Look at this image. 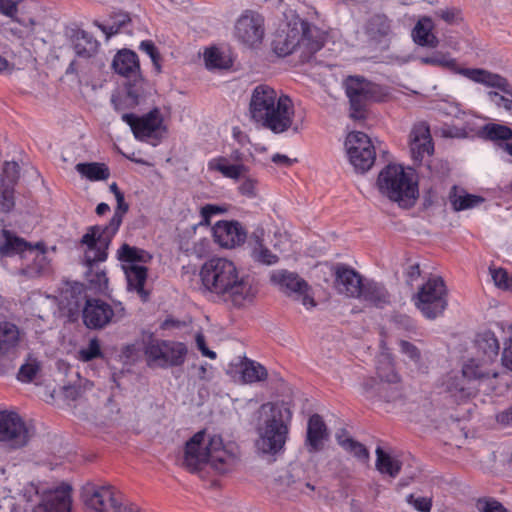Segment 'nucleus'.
I'll return each mask as SVG.
<instances>
[{"label":"nucleus","mask_w":512,"mask_h":512,"mask_svg":"<svg viewBox=\"0 0 512 512\" xmlns=\"http://www.w3.org/2000/svg\"><path fill=\"white\" fill-rule=\"evenodd\" d=\"M475 347L481 358L469 359L463 365L461 373H449L444 382L446 391L457 402L464 401L476 393L474 381L498 376V372L492 367L500 350L494 332L486 330L478 333Z\"/></svg>","instance_id":"nucleus-1"},{"label":"nucleus","mask_w":512,"mask_h":512,"mask_svg":"<svg viewBox=\"0 0 512 512\" xmlns=\"http://www.w3.org/2000/svg\"><path fill=\"white\" fill-rule=\"evenodd\" d=\"M203 288L235 307L251 303L255 291L245 276H241L235 263L229 259L213 257L200 270Z\"/></svg>","instance_id":"nucleus-2"},{"label":"nucleus","mask_w":512,"mask_h":512,"mask_svg":"<svg viewBox=\"0 0 512 512\" xmlns=\"http://www.w3.org/2000/svg\"><path fill=\"white\" fill-rule=\"evenodd\" d=\"M239 460V448L234 442H224L220 435L206 439L204 430L195 433L185 444L184 466L191 473H200L206 465L219 474L233 470Z\"/></svg>","instance_id":"nucleus-3"},{"label":"nucleus","mask_w":512,"mask_h":512,"mask_svg":"<svg viewBox=\"0 0 512 512\" xmlns=\"http://www.w3.org/2000/svg\"><path fill=\"white\" fill-rule=\"evenodd\" d=\"M292 411L289 403L270 402L261 406V416L255 442L259 452L275 456L284 451L289 435Z\"/></svg>","instance_id":"nucleus-4"},{"label":"nucleus","mask_w":512,"mask_h":512,"mask_svg":"<svg viewBox=\"0 0 512 512\" xmlns=\"http://www.w3.org/2000/svg\"><path fill=\"white\" fill-rule=\"evenodd\" d=\"M116 201L117 207L109 223L106 225L89 226L80 239L82 246H88L86 256L90 261L108 258L109 246L122 224L124 215L129 209L123 193H118Z\"/></svg>","instance_id":"nucleus-5"},{"label":"nucleus","mask_w":512,"mask_h":512,"mask_svg":"<svg viewBox=\"0 0 512 512\" xmlns=\"http://www.w3.org/2000/svg\"><path fill=\"white\" fill-rule=\"evenodd\" d=\"M419 61L423 65L438 67L453 74L461 75L487 88L500 89L504 92L512 93L508 80L502 75L483 68H462L458 65L456 58L452 57L449 52L437 50L430 55L420 57Z\"/></svg>","instance_id":"nucleus-6"},{"label":"nucleus","mask_w":512,"mask_h":512,"mask_svg":"<svg viewBox=\"0 0 512 512\" xmlns=\"http://www.w3.org/2000/svg\"><path fill=\"white\" fill-rule=\"evenodd\" d=\"M377 184L380 192L401 206L412 204L418 196V184L412 169L389 164L381 170Z\"/></svg>","instance_id":"nucleus-7"},{"label":"nucleus","mask_w":512,"mask_h":512,"mask_svg":"<svg viewBox=\"0 0 512 512\" xmlns=\"http://www.w3.org/2000/svg\"><path fill=\"white\" fill-rule=\"evenodd\" d=\"M84 506L91 512H140L136 504H123L122 494L107 482H86L80 490Z\"/></svg>","instance_id":"nucleus-8"},{"label":"nucleus","mask_w":512,"mask_h":512,"mask_svg":"<svg viewBox=\"0 0 512 512\" xmlns=\"http://www.w3.org/2000/svg\"><path fill=\"white\" fill-rule=\"evenodd\" d=\"M301 45L310 53H315L322 47L321 42L312 40L311 25L299 18L288 23L286 29L277 34L272 42L274 52L281 57L293 53Z\"/></svg>","instance_id":"nucleus-9"},{"label":"nucleus","mask_w":512,"mask_h":512,"mask_svg":"<svg viewBox=\"0 0 512 512\" xmlns=\"http://www.w3.org/2000/svg\"><path fill=\"white\" fill-rule=\"evenodd\" d=\"M417 309L427 319H436L448 306V290L442 277L430 276L413 296Z\"/></svg>","instance_id":"nucleus-10"},{"label":"nucleus","mask_w":512,"mask_h":512,"mask_svg":"<svg viewBox=\"0 0 512 512\" xmlns=\"http://www.w3.org/2000/svg\"><path fill=\"white\" fill-rule=\"evenodd\" d=\"M121 119L130 127L135 139L150 143L153 146L158 145L167 132L159 108H153L142 116L134 113H124Z\"/></svg>","instance_id":"nucleus-11"},{"label":"nucleus","mask_w":512,"mask_h":512,"mask_svg":"<svg viewBox=\"0 0 512 512\" xmlns=\"http://www.w3.org/2000/svg\"><path fill=\"white\" fill-rule=\"evenodd\" d=\"M187 347L182 342L150 338L144 346V355L149 366L168 368L185 362Z\"/></svg>","instance_id":"nucleus-12"},{"label":"nucleus","mask_w":512,"mask_h":512,"mask_svg":"<svg viewBox=\"0 0 512 512\" xmlns=\"http://www.w3.org/2000/svg\"><path fill=\"white\" fill-rule=\"evenodd\" d=\"M346 94L350 101V116L353 119L365 118L366 102L381 101L384 93L378 84L360 77H349L346 81Z\"/></svg>","instance_id":"nucleus-13"},{"label":"nucleus","mask_w":512,"mask_h":512,"mask_svg":"<svg viewBox=\"0 0 512 512\" xmlns=\"http://www.w3.org/2000/svg\"><path fill=\"white\" fill-rule=\"evenodd\" d=\"M124 316L125 307L121 302L110 304L101 299H87L82 311L83 322L89 329H102Z\"/></svg>","instance_id":"nucleus-14"},{"label":"nucleus","mask_w":512,"mask_h":512,"mask_svg":"<svg viewBox=\"0 0 512 512\" xmlns=\"http://www.w3.org/2000/svg\"><path fill=\"white\" fill-rule=\"evenodd\" d=\"M345 148L349 162L356 171L364 173L374 164L375 147L371 139L363 132L354 131L347 135Z\"/></svg>","instance_id":"nucleus-15"},{"label":"nucleus","mask_w":512,"mask_h":512,"mask_svg":"<svg viewBox=\"0 0 512 512\" xmlns=\"http://www.w3.org/2000/svg\"><path fill=\"white\" fill-rule=\"evenodd\" d=\"M29 439V428L18 413L0 411V442L11 448H21Z\"/></svg>","instance_id":"nucleus-16"},{"label":"nucleus","mask_w":512,"mask_h":512,"mask_svg":"<svg viewBox=\"0 0 512 512\" xmlns=\"http://www.w3.org/2000/svg\"><path fill=\"white\" fill-rule=\"evenodd\" d=\"M294 114L295 108L292 99L288 95L280 93L278 102L257 125L274 134H282L291 128Z\"/></svg>","instance_id":"nucleus-17"},{"label":"nucleus","mask_w":512,"mask_h":512,"mask_svg":"<svg viewBox=\"0 0 512 512\" xmlns=\"http://www.w3.org/2000/svg\"><path fill=\"white\" fill-rule=\"evenodd\" d=\"M264 33V18L256 11H244L235 23V37L248 47L260 45L264 38Z\"/></svg>","instance_id":"nucleus-18"},{"label":"nucleus","mask_w":512,"mask_h":512,"mask_svg":"<svg viewBox=\"0 0 512 512\" xmlns=\"http://www.w3.org/2000/svg\"><path fill=\"white\" fill-rule=\"evenodd\" d=\"M149 85L145 82L141 73L130 76L125 83V92L123 95H113L111 102L116 111L132 109L145 102L148 95Z\"/></svg>","instance_id":"nucleus-19"},{"label":"nucleus","mask_w":512,"mask_h":512,"mask_svg":"<svg viewBox=\"0 0 512 512\" xmlns=\"http://www.w3.org/2000/svg\"><path fill=\"white\" fill-rule=\"evenodd\" d=\"M280 93L267 84L257 85L251 94L249 113L251 119L258 124L271 108L278 102Z\"/></svg>","instance_id":"nucleus-20"},{"label":"nucleus","mask_w":512,"mask_h":512,"mask_svg":"<svg viewBox=\"0 0 512 512\" xmlns=\"http://www.w3.org/2000/svg\"><path fill=\"white\" fill-rule=\"evenodd\" d=\"M71 492L72 488L68 484H62L47 491L41 502L34 507L33 512H71Z\"/></svg>","instance_id":"nucleus-21"},{"label":"nucleus","mask_w":512,"mask_h":512,"mask_svg":"<svg viewBox=\"0 0 512 512\" xmlns=\"http://www.w3.org/2000/svg\"><path fill=\"white\" fill-rule=\"evenodd\" d=\"M215 242L227 249L242 245L247 237V232L237 221H218L213 227Z\"/></svg>","instance_id":"nucleus-22"},{"label":"nucleus","mask_w":512,"mask_h":512,"mask_svg":"<svg viewBox=\"0 0 512 512\" xmlns=\"http://www.w3.org/2000/svg\"><path fill=\"white\" fill-rule=\"evenodd\" d=\"M22 261L18 274L25 278L40 277L50 270V262L46 256L44 245L40 243L35 247L31 246Z\"/></svg>","instance_id":"nucleus-23"},{"label":"nucleus","mask_w":512,"mask_h":512,"mask_svg":"<svg viewBox=\"0 0 512 512\" xmlns=\"http://www.w3.org/2000/svg\"><path fill=\"white\" fill-rule=\"evenodd\" d=\"M410 151L414 162L420 163L434 152L429 126L420 122L413 126L410 133Z\"/></svg>","instance_id":"nucleus-24"},{"label":"nucleus","mask_w":512,"mask_h":512,"mask_svg":"<svg viewBox=\"0 0 512 512\" xmlns=\"http://www.w3.org/2000/svg\"><path fill=\"white\" fill-rule=\"evenodd\" d=\"M334 275L335 287L339 293L349 297H357L361 293L363 282L355 270L345 265H337Z\"/></svg>","instance_id":"nucleus-25"},{"label":"nucleus","mask_w":512,"mask_h":512,"mask_svg":"<svg viewBox=\"0 0 512 512\" xmlns=\"http://www.w3.org/2000/svg\"><path fill=\"white\" fill-rule=\"evenodd\" d=\"M435 23L429 16H420L411 30V39L419 47L436 48L439 39L434 32Z\"/></svg>","instance_id":"nucleus-26"},{"label":"nucleus","mask_w":512,"mask_h":512,"mask_svg":"<svg viewBox=\"0 0 512 512\" xmlns=\"http://www.w3.org/2000/svg\"><path fill=\"white\" fill-rule=\"evenodd\" d=\"M20 342L18 327L8 321L0 323V359L7 357L12 361L17 357V347Z\"/></svg>","instance_id":"nucleus-27"},{"label":"nucleus","mask_w":512,"mask_h":512,"mask_svg":"<svg viewBox=\"0 0 512 512\" xmlns=\"http://www.w3.org/2000/svg\"><path fill=\"white\" fill-rule=\"evenodd\" d=\"M271 282L287 294H302L309 290L305 280L296 273L287 270H277L270 276Z\"/></svg>","instance_id":"nucleus-28"},{"label":"nucleus","mask_w":512,"mask_h":512,"mask_svg":"<svg viewBox=\"0 0 512 512\" xmlns=\"http://www.w3.org/2000/svg\"><path fill=\"white\" fill-rule=\"evenodd\" d=\"M126 266L122 270L125 274L127 290L137 293L141 300L146 302L149 299V292L144 288L148 277L147 268L144 265Z\"/></svg>","instance_id":"nucleus-29"},{"label":"nucleus","mask_w":512,"mask_h":512,"mask_svg":"<svg viewBox=\"0 0 512 512\" xmlns=\"http://www.w3.org/2000/svg\"><path fill=\"white\" fill-rule=\"evenodd\" d=\"M31 246L30 243L18 237L10 230H2L0 238V255L2 257L19 255L21 260H23Z\"/></svg>","instance_id":"nucleus-30"},{"label":"nucleus","mask_w":512,"mask_h":512,"mask_svg":"<svg viewBox=\"0 0 512 512\" xmlns=\"http://www.w3.org/2000/svg\"><path fill=\"white\" fill-rule=\"evenodd\" d=\"M112 66L115 72L126 79L140 72V64L137 54L131 50L119 51L113 59Z\"/></svg>","instance_id":"nucleus-31"},{"label":"nucleus","mask_w":512,"mask_h":512,"mask_svg":"<svg viewBox=\"0 0 512 512\" xmlns=\"http://www.w3.org/2000/svg\"><path fill=\"white\" fill-rule=\"evenodd\" d=\"M209 171L220 173L223 177L239 180L246 172L247 167L242 163H231L227 157L218 156L210 159L207 163Z\"/></svg>","instance_id":"nucleus-32"},{"label":"nucleus","mask_w":512,"mask_h":512,"mask_svg":"<svg viewBox=\"0 0 512 512\" xmlns=\"http://www.w3.org/2000/svg\"><path fill=\"white\" fill-rule=\"evenodd\" d=\"M84 252H83V263L87 268L86 271V279L90 283V285L97 291L103 292L108 287V277L106 275L105 270L100 269L98 267L99 263H103L107 260L105 258L104 260H88L87 259V251L88 246H84Z\"/></svg>","instance_id":"nucleus-33"},{"label":"nucleus","mask_w":512,"mask_h":512,"mask_svg":"<svg viewBox=\"0 0 512 512\" xmlns=\"http://www.w3.org/2000/svg\"><path fill=\"white\" fill-rule=\"evenodd\" d=\"M454 211H464L481 205L485 199L482 196L470 194L465 189L454 185L448 196Z\"/></svg>","instance_id":"nucleus-34"},{"label":"nucleus","mask_w":512,"mask_h":512,"mask_svg":"<svg viewBox=\"0 0 512 512\" xmlns=\"http://www.w3.org/2000/svg\"><path fill=\"white\" fill-rule=\"evenodd\" d=\"M327 437V428L318 414H313L308 420L306 445L309 451H318L322 447L323 440Z\"/></svg>","instance_id":"nucleus-35"},{"label":"nucleus","mask_w":512,"mask_h":512,"mask_svg":"<svg viewBox=\"0 0 512 512\" xmlns=\"http://www.w3.org/2000/svg\"><path fill=\"white\" fill-rule=\"evenodd\" d=\"M116 258L121 263V267H127L126 265H143L149 263L152 260V255L141 248L130 246L127 243L122 244L117 252Z\"/></svg>","instance_id":"nucleus-36"},{"label":"nucleus","mask_w":512,"mask_h":512,"mask_svg":"<svg viewBox=\"0 0 512 512\" xmlns=\"http://www.w3.org/2000/svg\"><path fill=\"white\" fill-rule=\"evenodd\" d=\"M241 379L246 384L262 382L267 379V369L257 361L244 358L240 363Z\"/></svg>","instance_id":"nucleus-37"},{"label":"nucleus","mask_w":512,"mask_h":512,"mask_svg":"<svg viewBox=\"0 0 512 512\" xmlns=\"http://www.w3.org/2000/svg\"><path fill=\"white\" fill-rule=\"evenodd\" d=\"M357 297L376 307H382L389 301L386 289L381 284L372 281L363 283L361 293Z\"/></svg>","instance_id":"nucleus-38"},{"label":"nucleus","mask_w":512,"mask_h":512,"mask_svg":"<svg viewBox=\"0 0 512 512\" xmlns=\"http://www.w3.org/2000/svg\"><path fill=\"white\" fill-rule=\"evenodd\" d=\"M76 171L89 181H103L109 178V168L104 163H78L75 166Z\"/></svg>","instance_id":"nucleus-39"},{"label":"nucleus","mask_w":512,"mask_h":512,"mask_svg":"<svg viewBox=\"0 0 512 512\" xmlns=\"http://www.w3.org/2000/svg\"><path fill=\"white\" fill-rule=\"evenodd\" d=\"M336 440L345 451L352 454L358 460L366 462L369 459L367 448L362 443L349 437L346 431L343 430L337 433Z\"/></svg>","instance_id":"nucleus-40"},{"label":"nucleus","mask_w":512,"mask_h":512,"mask_svg":"<svg viewBox=\"0 0 512 512\" xmlns=\"http://www.w3.org/2000/svg\"><path fill=\"white\" fill-rule=\"evenodd\" d=\"M376 468L381 474L396 477L401 469V463L396 457L386 453L381 447L376 449Z\"/></svg>","instance_id":"nucleus-41"},{"label":"nucleus","mask_w":512,"mask_h":512,"mask_svg":"<svg viewBox=\"0 0 512 512\" xmlns=\"http://www.w3.org/2000/svg\"><path fill=\"white\" fill-rule=\"evenodd\" d=\"M98 47V42L86 31L79 30L74 36V50L80 57H91Z\"/></svg>","instance_id":"nucleus-42"},{"label":"nucleus","mask_w":512,"mask_h":512,"mask_svg":"<svg viewBox=\"0 0 512 512\" xmlns=\"http://www.w3.org/2000/svg\"><path fill=\"white\" fill-rule=\"evenodd\" d=\"M377 376L382 383L397 384L400 376L395 370L392 358L388 354H382L377 362Z\"/></svg>","instance_id":"nucleus-43"},{"label":"nucleus","mask_w":512,"mask_h":512,"mask_svg":"<svg viewBox=\"0 0 512 512\" xmlns=\"http://www.w3.org/2000/svg\"><path fill=\"white\" fill-rule=\"evenodd\" d=\"M366 29L372 39L380 40L391 32V21L385 15H374L368 21Z\"/></svg>","instance_id":"nucleus-44"},{"label":"nucleus","mask_w":512,"mask_h":512,"mask_svg":"<svg viewBox=\"0 0 512 512\" xmlns=\"http://www.w3.org/2000/svg\"><path fill=\"white\" fill-rule=\"evenodd\" d=\"M206 67L212 69H228L232 66V60L220 49L211 47L204 52Z\"/></svg>","instance_id":"nucleus-45"},{"label":"nucleus","mask_w":512,"mask_h":512,"mask_svg":"<svg viewBox=\"0 0 512 512\" xmlns=\"http://www.w3.org/2000/svg\"><path fill=\"white\" fill-rule=\"evenodd\" d=\"M103 357L100 341L94 337L89 340L87 346L79 349L77 359L82 362H89Z\"/></svg>","instance_id":"nucleus-46"},{"label":"nucleus","mask_w":512,"mask_h":512,"mask_svg":"<svg viewBox=\"0 0 512 512\" xmlns=\"http://www.w3.org/2000/svg\"><path fill=\"white\" fill-rule=\"evenodd\" d=\"M485 136L492 141H507L512 138V129L501 124H487L483 129Z\"/></svg>","instance_id":"nucleus-47"},{"label":"nucleus","mask_w":512,"mask_h":512,"mask_svg":"<svg viewBox=\"0 0 512 512\" xmlns=\"http://www.w3.org/2000/svg\"><path fill=\"white\" fill-rule=\"evenodd\" d=\"M40 370L39 361L29 356L24 364L19 368L17 379L24 383L31 382Z\"/></svg>","instance_id":"nucleus-48"},{"label":"nucleus","mask_w":512,"mask_h":512,"mask_svg":"<svg viewBox=\"0 0 512 512\" xmlns=\"http://www.w3.org/2000/svg\"><path fill=\"white\" fill-rule=\"evenodd\" d=\"M15 207L14 186L0 179V209L4 213L11 212Z\"/></svg>","instance_id":"nucleus-49"},{"label":"nucleus","mask_w":512,"mask_h":512,"mask_svg":"<svg viewBox=\"0 0 512 512\" xmlns=\"http://www.w3.org/2000/svg\"><path fill=\"white\" fill-rule=\"evenodd\" d=\"M252 258L261 264L273 265L277 263L278 257L273 254L263 243L259 240L256 241L255 246L252 249Z\"/></svg>","instance_id":"nucleus-50"},{"label":"nucleus","mask_w":512,"mask_h":512,"mask_svg":"<svg viewBox=\"0 0 512 512\" xmlns=\"http://www.w3.org/2000/svg\"><path fill=\"white\" fill-rule=\"evenodd\" d=\"M128 22H130L129 16L127 14H120L118 15V20L114 21L111 25L103 24L98 21H95L94 24L105 34L106 38L109 39L120 33Z\"/></svg>","instance_id":"nucleus-51"},{"label":"nucleus","mask_w":512,"mask_h":512,"mask_svg":"<svg viewBox=\"0 0 512 512\" xmlns=\"http://www.w3.org/2000/svg\"><path fill=\"white\" fill-rule=\"evenodd\" d=\"M478 512H509V510L493 497L479 498L476 502Z\"/></svg>","instance_id":"nucleus-52"},{"label":"nucleus","mask_w":512,"mask_h":512,"mask_svg":"<svg viewBox=\"0 0 512 512\" xmlns=\"http://www.w3.org/2000/svg\"><path fill=\"white\" fill-rule=\"evenodd\" d=\"M490 272L493 282L498 288L512 291V276L505 269L495 268L490 269Z\"/></svg>","instance_id":"nucleus-53"},{"label":"nucleus","mask_w":512,"mask_h":512,"mask_svg":"<svg viewBox=\"0 0 512 512\" xmlns=\"http://www.w3.org/2000/svg\"><path fill=\"white\" fill-rule=\"evenodd\" d=\"M139 49L146 53L151 59L153 66L157 73L161 72V56L160 53L155 46L154 42L151 40H144L140 43Z\"/></svg>","instance_id":"nucleus-54"},{"label":"nucleus","mask_w":512,"mask_h":512,"mask_svg":"<svg viewBox=\"0 0 512 512\" xmlns=\"http://www.w3.org/2000/svg\"><path fill=\"white\" fill-rule=\"evenodd\" d=\"M400 352L409 358L419 369L421 368V352L418 347L406 340L399 341Z\"/></svg>","instance_id":"nucleus-55"},{"label":"nucleus","mask_w":512,"mask_h":512,"mask_svg":"<svg viewBox=\"0 0 512 512\" xmlns=\"http://www.w3.org/2000/svg\"><path fill=\"white\" fill-rule=\"evenodd\" d=\"M227 211L224 206L217 204H206L200 208L201 220L199 225H209L212 217L215 215L223 214Z\"/></svg>","instance_id":"nucleus-56"},{"label":"nucleus","mask_w":512,"mask_h":512,"mask_svg":"<svg viewBox=\"0 0 512 512\" xmlns=\"http://www.w3.org/2000/svg\"><path fill=\"white\" fill-rule=\"evenodd\" d=\"M435 16L449 25L456 24L462 19L461 11L454 7L439 9L435 11Z\"/></svg>","instance_id":"nucleus-57"},{"label":"nucleus","mask_w":512,"mask_h":512,"mask_svg":"<svg viewBox=\"0 0 512 512\" xmlns=\"http://www.w3.org/2000/svg\"><path fill=\"white\" fill-rule=\"evenodd\" d=\"M19 177V165L18 163L11 161L5 162L3 166V173L0 179H4L6 184L15 185Z\"/></svg>","instance_id":"nucleus-58"},{"label":"nucleus","mask_w":512,"mask_h":512,"mask_svg":"<svg viewBox=\"0 0 512 512\" xmlns=\"http://www.w3.org/2000/svg\"><path fill=\"white\" fill-rule=\"evenodd\" d=\"M406 502L418 512H430L432 508V498L430 497H415L413 494H409L406 497Z\"/></svg>","instance_id":"nucleus-59"},{"label":"nucleus","mask_w":512,"mask_h":512,"mask_svg":"<svg viewBox=\"0 0 512 512\" xmlns=\"http://www.w3.org/2000/svg\"><path fill=\"white\" fill-rule=\"evenodd\" d=\"M22 0H0V14L17 21L18 5Z\"/></svg>","instance_id":"nucleus-60"},{"label":"nucleus","mask_w":512,"mask_h":512,"mask_svg":"<svg viewBox=\"0 0 512 512\" xmlns=\"http://www.w3.org/2000/svg\"><path fill=\"white\" fill-rule=\"evenodd\" d=\"M195 342L197 349L201 352V354L209 359H215L216 353L210 350L206 345L205 336L202 333H197L195 336Z\"/></svg>","instance_id":"nucleus-61"},{"label":"nucleus","mask_w":512,"mask_h":512,"mask_svg":"<svg viewBox=\"0 0 512 512\" xmlns=\"http://www.w3.org/2000/svg\"><path fill=\"white\" fill-rule=\"evenodd\" d=\"M256 184V180L250 177L245 178L238 187L239 192L244 196L254 197L256 195Z\"/></svg>","instance_id":"nucleus-62"},{"label":"nucleus","mask_w":512,"mask_h":512,"mask_svg":"<svg viewBox=\"0 0 512 512\" xmlns=\"http://www.w3.org/2000/svg\"><path fill=\"white\" fill-rule=\"evenodd\" d=\"M439 110L443 114H445L447 116L455 117V118H459L462 114H464V112L461 110L460 106L456 103H449V102L443 103L440 106Z\"/></svg>","instance_id":"nucleus-63"},{"label":"nucleus","mask_w":512,"mask_h":512,"mask_svg":"<svg viewBox=\"0 0 512 512\" xmlns=\"http://www.w3.org/2000/svg\"><path fill=\"white\" fill-rule=\"evenodd\" d=\"M0 511L18 512L15 499L12 495L7 494L2 497L0 500Z\"/></svg>","instance_id":"nucleus-64"}]
</instances>
